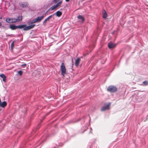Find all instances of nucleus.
<instances>
[{
	"mask_svg": "<svg viewBox=\"0 0 148 148\" xmlns=\"http://www.w3.org/2000/svg\"><path fill=\"white\" fill-rule=\"evenodd\" d=\"M23 25L22 29L24 31H27L32 29L35 26V24H32L28 26H27L26 25Z\"/></svg>",
	"mask_w": 148,
	"mask_h": 148,
	"instance_id": "f257e3e1",
	"label": "nucleus"
},
{
	"mask_svg": "<svg viewBox=\"0 0 148 148\" xmlns=\"http://www.w3.org/2000/svg\"><path fill=\"white\" fill-rule=\"evenodd\" d=\"M107 90L110 92H114L117 91V88L116 87L111 85L109 86L108 87Z\"/></svg>",
	"mask_w": 148,
	"mask_h": 148,
	"instance_id": "f03ea898",
	"label": "nucleus"
},
{
	"mask_svg": "<svg viewBox=\"0 0 148 148\" xmlns=\"http://www.w3.org/2000/svg\"><path fill=\"white\" fill-rule=\"evenodd\" d=\"M22 25H19L18 26H16L13 24H11L10 26V28L12 30H15L17 28L22 29L23 26Z\"/></svg>",
	"mask_w": 148,
	"mask_h": 148,
	"instance_id": "7ed1b4c3",
	"label": "nucleus"
},
{
	"mask_svg": "<svg viewBox=\"0 0 148 148\" xmlns=\"http://www.w3.org/2000/svg\"><path fill=\"white\" fill-rule=\"evenodd\" d=\"M60 69L61 71V74L62 75L64 76L66 74V69L64 64L63 63L61 64Z\"/></svg>",
	"mask_w": 148,
	"mask_h": 148,
	"instance_id": "20e7f679",
	"label": "nucleus"
},
{
	"mask_svg": "<svg viewBox=\"0 0 148 148\" xmlns=\"http://www.w3.org/2000/svg\"><path fill=\"white\" fill-rule=\"evenodd\" d=\"M110 103H109L108 104H106V105L102 107L101 108V111H104L106 110H108L110 108Z\"/></svg>",
	"mask_w": 148,
	"mask_h": 148,
	"instance_id": "39448f33",
	"label": "nucleus"
},
{
	"mask_svg": "<svg viewBox=\"0 0 148 148\" xmlns=\"http://www.w3.org/2000/svg\"><path fill=\"white\" fill-rule=\"evenodd\" d=\"M53 16V15H51L49 16L47 18L45 19L44 21L43 22L42 25H45L47 21H49V20Z\"/></svg>",
	"mask_w": 148,
	"mask_h": 148,
	"instance_id": "423d86ee",
	"label": "nucleus"
},
{
	"mask_svg": "<svg viewBox=\"0 0 148 148\" xmlns=\"http://www.w3.org/2000/svg\"><path fill=\"white\" fill-rule=\"evenodd\" d=\"M116 44L110 42L108 43V48L110 49H112L114 48L116 46Z\"/></svg>",
	"mask_w": 148,
	"mask_h": 148,
	"instance_id": "0eeeda50",
	"label": "nucleus"
},
{
	"mask_svg": "<svg viewBox=\"0 0 148 148\" xmlns=\"http://www.w3.org/2000/svg\"><path fill=\"white\" fill-rule=\"evenodd\" d=\"M133 100L134 102H140V100L139 99V97L134 95L133 97Z\"/></svg>",
	"mask_w": 148,
	"mask_h": 148,
	"instance_id": "6e6552de",
	"label": "nucleus"
},
{
	"mask_svg": "<svg viewBox=\"0 0 148 148\" xmlns=\"http://www.w3.org/2000/svg\"><path fill=\"white\" fill-rule=\"evenodd\" d=\"M44 17V15H43L42 16H38L36 18H35V20L36 23L39 22L42 20Z\"/></svg>",
	"mask_w": 148,
	"mask_h": 148,
	"instance_id": "1a4fd4ad",
	"label": "nucleus"
},
{
	"mask_svg": "<svg viewBox=\"0 0 148 148\" xmlns=\"http://www.w3.org/2000/svg\"><path fill=\"white\" fill-rule=\"evenodd\" d=\"M62 14V12L59 11H58L56 12L55 13L53 14V16L54 15H56L57 16L59 17Z\"/></svg>",
	"mask_w": 148,
	"mask_h": 148,
	"instance_id": "9d476101",
	"label": "nucleus"
},
{
	"mask_svg": "<svg viewBox=\"0 0 148 148\" xmlns=\"http://www.w3.org/2000/svg\"><path fill=\"white\" fill-rule=\"evenodd\" d=\"M7 105V103L6 101H4L2 102H0V106L2 107H4Z\"/></svg>",
	"mask_w": 148,
	"mask_h": 148,
	"instance_id": "9b49d317",
	"label": "nucleus"
},
{
	"mask_svg": "<svg viewBox=\"0 0 148 148\" xmlns=\"http://www.w3.org/2000/svg\"><path fill=\"white\" fill-rule=\"evenodd\" d=\"M5 21L8 23H12V18H7L5 19Z\"/></svg>",
	"mask_w": 148,
	"mask_h": 148,
	"instance_id": "f8f14e48",
	"label": "nucleus"
},
{
	"mask_svg": "<svg viewBox=\"0 0 148 148\" xmlns=\"http://www.w3.org/2000/svg\"><path fill=\"white\" fill-rule=\"evenodd\" d=\"M80 61V59L79 58H78L75 60V65L76 66H78L79 64Z\"/></svg>",
	"mask_w": 148,
	"mask_h": 148,
	"instance_id": "ddd939ff",
	"label": "nucleus"
},
{
	"mask_svg": "<svg viewBox=\"0 0 148 148\" xmlns=\"http://www.w3.org/2000/svg\"><path fill=\"white\" fill-rule=\"evenodd\" d=\"M77 18L78 19L82 20V22H84L85 21V19H84V18L83 17V16L82 15H79L77 16Z\"/></svg>",
	"mask_w": 148,
	"mask_h": 148,
	"instance_id": "4468645a",
	"label": "nucleus"
},
{
	"mask_svg": "<svg viewBox=\"0 0 148 148\" xmlns=\"http://www.w3.org/2000/svg\"><path fill=\"white\" fill-rule=\"evenodd\" d=\"M57 8L56 5H53L50 8L49 10H50L51 11L53 10L56 8Z\"/></svg>",
	"mask_w": 148,
	"mask_h": 148,
	"instance_id": "2eb2a0df",
	"label": "nucleus"
},
{
	"mask_svg": "<svg viewBox=\"0 0 148 148\" xmlns=\"http://www.w3.org/2000/svg\"><path fill=\"white\" fill-rule=\"evenodd\" d=\"M16 19L17 20V22H19L22 21V16H19L17 17V18Z\"/></svg>",
	"mask_w": 148,
	"mask_h": 148,
	"instance_id": "dca6fc26",
	"label": "nucleus"
},
{
	"mask_svg": "<svg viewBox=\"0 0 148 148\" xmlns=\"http://www.w3.org/2000/svg\"><path fill=\"white\" fill-rule=\"evenodd\" d=\"M105 12L103 13V17L104 18H106L107 16V14L106 12L104 10Z\"/></svg>",
	"mask_w": 148,
	"mask_h": 148,
	"instance_id": "f3484780",
	"label": "nucleus"
},
{
	"mask_svg": "<svg viewBox=\"0 0 148 148\" xmlns=\"http://www.w3.org/2000/svg\"><path fill=\"white\" fill-rule=\"evenodd\" d=\"M21 6L23 7H25L27 6V3H23L21 4Z\"/></svg>",
	"mask_w": 148,
	"mask_h": 148,
	"instance_id": "a211bd4d",
	"label": "nucleus"
},
{
	"mask_svg": "<svg viewBox=\"0 0 148 148\" xmlns=\"http://www.w3.org/2000/svg\"><path fill=\"white\" fill-rule=\"evenodd\" d=\"M62 3V1H61L58 3L56 5L57 8L59 7L61 5Z\"/></svg>",
	"mask_w": 148,
	"mask_h": 148,
	"instance_id": "6ab92c4d",
	"label": "nucleus"
},
{
	"mask_svg": "<svg viewBox=\"0 0 148 148\" xmlns=\"http://www.w3.org/2000/svg\"><path fill=\"white\" fill-rule=\"evenodd\" d=\"M17 20L16 18H12V23H15L17 22Z\"/></svg>",
	"mask_w": 148,
	"mask_h": 148,
	"instance_id": "aec40b11",
	"label": "nucleus"
},
{
	"mask_svg": "<svg viewBox=\"0 0 148 148\" xmlns=\"http://www.w3.org/2000/svg\"><path fill=\"white\" fill-rule=\"evenodd\" d=\"M36 23L35 19H34L31 22L29 23V24H32Z\"/></svg>",
	"mask_w": 148,
	"mask_h": 148,
	"instance_id": "412c9836",
	"label": "nucleus"
},
{
	"mask_svg": "<svg viewBox=\"0 0 148 148\" xmlns=\"http://www.w3.org/2000/svg\"><path fill=\"white\" fill-rule=\"evenodd\" d=\"M46 136H44L42 138H41V140H40V141L43 142L44 141V139L46 138Z\"/></svg>",
	"mask_w": 148,
	"mask_h": 148,
	"instance_id": "4be33fe9",
	"label": "nucleus"
},
{
	"mask_svg": "<svg viewBox=\"0 0 148 148\" xmlns=\"http://www.w3.org/2000/svg\"><path fill=\"white\" fill-rule=\"evenodd\" d=\"M18 73L19 75L21 76L23 74V72L21 71H20L18 72Z\"/></svg>",
	"mask_w": 148,
	"mask_h": 148,
	"instance_id": "5701e85b",
	"label": "nucleus"
},
{
	"mask_svg": "<svg viewBox=\"0 0 148 148\" xmlns=\"http://www.w3.org/2000/svg\"><path fill=\"white\" fill-rule=\"evenodd\" d=\"M14 42H12V43L11 44V48L12 49L14 47Z\"/></svg>",
	"mask_w": 148,
	"mask_h": 148,
	"instance_id": "b1692460",
	"label": "nucleus"
},
{
	"mask_svg": "<svg viewBox=\"0 0 148 148\" xmlns=\"http://www.w3.org/2000/svg\"><path fill=\"white\" fill-rule=\"evenodd\" d=\"M0 76L1 77L3 78L5 77L6 76L4 74H1L0 75Z\"/></svg>",
	"mask_w": 148,
	"mask_h": 148,
	"instance_id": "393cba45",
	"label": "nucleus"
},
{
	"mask_svg": "<svg viewBox=\"0 0 148 148\" xmlns=\"http://www.w3.org/2000/svg\"><path fill=\"white\" fill-rule=\"evenodd\" d=\"M143 83L146 85H147V84H148V82H147L145 81L143 82Z\"/></svg>",
	"mask_w": 148,
	"mask_h": 148,
	"instance_id": "a878e982",
	"label": "nucleus"
},
{
	"mask_svg": "<svg viewBox=\"0 0 148 148\" xmlns=\"http://www.w3.org/2000/svg\"><path fill=\"white\" fill-rule=\"evenodd\" d=\"M2 28H3V29H6L7 28H6V27L5 26H1Z\"/></svg>",
	"mask_w": 148,
	"mask_h": 148,
	"instance_id": "bb28decb",
	"label": "nucleus"
},
{
	"mask_svg": "<svg viewBox=\"0 0 148 148\" xmlns=\"http://www.w3.org/2000/svg\"><path fill=\"white\" fill-rule=\"evenodd\" d=\"M6 77H5L3 78V82H5L6 81Z\"/></svg>",
	"mask_w": 148,
	"mask_h": 148,
	"instance_id": "cd10ccee",
	"label": "nucleus"
},
{
	"mask_svg": "<svg viewBox=\"0 0 148 148\" xmlns=\"http://www.w3.org/2000/svg\"><path fill=\"white\" fill-rule=\"evenodd\" d=\"M49 11V10H48L45 14H43V15H44V17L46 15V14L48 12V11Z\"/></svg>",
	"mask_w": 148,
	"mask_h": 148,
	"instance_id": "c85d7f7f",
	"label": "nucleus"
},
{
	"mask_svg": "<svg viewBox=\"0 0 148 148\" xmlns=\"http://www.w3.org/2000/svg\"><path fill=\"white\" fill-rule=\"evenodd\" d=\"M26 64H23L21 65V66L23 67L24 66H26Z\"/></svg>",
	"mask_w": 148,
	"mask_h": 148,
	"instance_id": "c756f323",
	"label": "nucleus"
},
{
	"mask_svg": "<svg viewBox=\"0 0 148 148\" xmlns=\"http://www.w3.org/2000/svg\"><path fill=\"white\" fill-rule=\"evenodd\" d=\"M53 2L55 3H56L57 2V0H54Z\"/></svg>",
	"mask_w": 148,
	"mask_h": 148,
	"instance_id": "7c9ffc66",
	"label": "nucleus"
},
{
	"mask_svg": "<svg viewBox=\"0 0 148 148\" xmlns=\"http://www.w3.org/2000/svg\"><path fill=\"white\" fill-rule=\"evenodd\" d=\"M69 1H70V0H65L66 1V2H68Z\"/></svg>",
	"mask_w": 148,
	"mask_h": 148,
	"instance_id": "2f4dec72",
	"label": "nucleus"
},
{
	"mask_svg": "<svg viewBox=\"0 0 148 148\" xmlns=\"http://www.w3.org/2000/svg\"><path fill=\"white\" fill-rule=\"evenodd\" d=\"M2 25V23H1L0 22V27Z\"/></svg>",
	"mask_w": 148,
	"mask_h": 148,
	"instance_id": "473e14b6",
	"label": "nucleus"
},
{
	"mask_svg": "<svg viewBox=\"0 0 148 148\" xmlns=\"http://www.w3.org/2000/svg\"><path fill=\"white\" fill-rule=\"evenodd\" d=\"M10 35H7V36H10Z\"/></svg>",
	"mask_w": 148,
	"mask_h": 148,
	"instance_id": "72a5a7b5",
	"label": "nucleus"
},
{
	"mask_svg": "<svg viewBox=\"0 0 148 148\" xmlns=\"http://www.w3.org/2000/svg\"><path fill=\"white\" fill-rule=\"evenodd\" d=\"M86 130H84V131L82 132V133H84V132Z\"/></svg>",
	"mask_w": 148,
	"mask_h": 148,
	"instance_id": "f704fd0d",
	"label": "nucleus"
}]
</instances>
